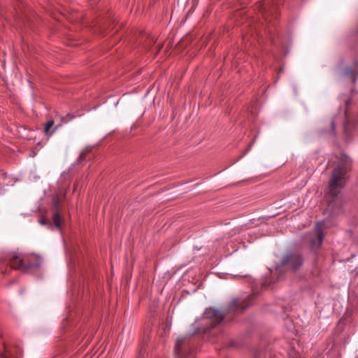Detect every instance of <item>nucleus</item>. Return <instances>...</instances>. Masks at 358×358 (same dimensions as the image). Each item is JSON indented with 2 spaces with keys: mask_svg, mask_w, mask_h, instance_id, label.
<instances>
[{
  "mask_svg": "<svg viewBox=\"0 0 358 358\" xmlns=\"http://www.w3.org/2000/svg\"><path fill=\"white\" fill-rule=\"evenodd\" d=\"M3 349V352L0 354V358H18L21 353L18 345L4 344Z\"/></svg>",
  "mask_w": 358,
  "mask_h": 358,
  "instance_id": "6e6552de",
  "label": "nucleus"
},
{
  "mask_svg": "<svg viewBox=\"0 0 358 358\" xmlns=\"http://www.w3.org/2000/svg\"><path fill=\"white\" fill-rule=\"evenodd\" d=\"M89 152H90V150H88L87 148L85 149L84 150H83L81 152V153L80 154V156L78 159V164L80 163L84 159H85L86 156Z\"/></svg>",
  "mask_w": 358,
  "mask_h": 358,
  "instance_id": "ddd939ff",
  "label": "nucleus"
},
{
  "mask_svg": "<svg viewBox=\"0 0 358 358\" xmlns=\"http://www.w3.org/2000/svg\"><path fill=\"white\" fill-rule=\"evenodd\" d=\"M345 119H346V122L343 123V131L345 132V134H348V127H350V122H349V120H348V110H345Z\"/></svg>",
  "mask_w": 358,
  "mask_h": 358,
  "instance_id": "f8f14e48",
  "label": "nucleus"
},
{
  "mask_svg": "<svg viewBox=\"0 0 358 358\" xmlns=\"http://www.w3.org/2000/svg\"><path fill=\"white\" fill-rule=\"evenodd\" d=\"M331 169V176L328 182L329 207L335 214L343 212L345 201L338 197L343 188L350 178L352 171V159L345 154L341 153L331 157L327 164Z\"/></svg>",
  "mask_w": 358,
  "mask_h": 358,
  "instance_id": "f257e3e1",
  "label": "nucleus"
},
{
  "mask_svg": "<svg viewBox=\"0 0 358 358\" xmlns=\"http://www.w3.org/2000/svg\"><path fill=\"white\" fill-rule=\"evenodd\" d=\"M336 122L334 119H332L330 122V127H331V129H330V134L331 136H335L336 133H335V127H336Z\"/></svg>",
  "mask_w": 358,
  "mask_h": 358,
  "instance_id": "4468645a",
  "label": "nucleus"
},
{
  "mask_svg": "<svg viewBox=\"0 0 358 358\" xmlns=\"http://www.w3.org/2000/svg\"><path fill=\"white\" fill-rule=\"evenodd\" d=\"M317 234L316 237L312 239L311 241V249L315 250L319 248L322 244V234L320 231V229H317Z\"/></svg>",
  "mask_w": 358,
  "mask_h": 358,
  "instance_id": "9d476101",
  "label": "nucleus"
},
{
  "mask_svg": "<svg viewBox=\"0 0 358 358\" xmlns=\"http://www.w3.org/2000/svg\"><path fill=\"white\" fill-rule=\"evenodd\" d=\"M54 124L53 120H49L44 126V132L47 136H50L53 134L55 130L50 131V129Z\"/></svg>",
  "mask_w": 358,
  "mask_h": 358,
  "instance_id": "9b49d317",
  "label": "nucleus"
},
{
  "mask_svg": "<svg viewBox=\"0 0 358 358\" xmlns=\"http://www.w3.org/2000/svg\"><path fill=\"white\" fill-rule=\"evenodd\" d=\"M0 262L3 265H10L11 268L26 271L28 268H37L41 265V260L36 258L34 262L24 259L22 255L15 252H8L2 257Z\"/></svg>",
  "mask_w": 358,
  "mask_h": 358,
  "instance_id": "20e7f679",
  "label": "nucleus"
},
{
  "mask_svg": "<svg viewBox=\"0 0 358 358\" xmlns=\"http://www.w3.org/2000/svg\"><path fill=\"white\" fill-rule=\"evenodd\" d=\"M349 102H350V101H346V105L347 106L348 105Z\"/></svg>",
  "mask_w": 358,
  "mask_h": 358,
  "instance_id": "dca6fc26",
  "label": "nucleus"
},
{
  "mask_svg": "<svg viewBox=\"0 0 358 358\" xmlns=\"http://www.w3.org/2000/svg\"><path fill=\"white\" fill-rule=\"evenodd\" d=\"M255 297V294H253L248 296L245 299H234L222 311L213 308L206 309L203 313V318L209 320L210 327L206 329L205 331H208L210 329L215 327L217 324H220L227 315L242 312L252 304V301Z\"/></svg>",
  "mask_w": 358,
  "mask_h": 358,
  "instance_id": "f03ea898",
  "label": "nucleus"
},
{
  "mask_svg": "<svg viewBox=\"0 0 358 358\" xmlns=\"http://www.w3.org/2000/svg\"><path fill=\"white\" fill-rule=\"evenodd\" d=\"M189 345L190 342L186 337L178 338L175 347L177 358H194L187 350Z\"/></svg>",
  "mask_w": 358,
  "mask_h": 358,
  "instance_id": "0eeeda50",
  "label": "nucleus"
},
{
  "mask_svg": "<svg viewBox=\"0 0 358 358\" xmlns=\"http://www.w3.org/2000/svg\"><path fill=\"white\" fill-rule=\"evenodd\" d=\"M257 358H259V357H257Z\"/></svg>",
  "mask_w": 358,
  "mask_h": 358,
  "instance_id": "f3484780",
  "label": "nucleus"
},
{
  "mask_svg": "<svg viewBox=\"0 0 358 358\" xmlns=\"http://www.w3.org/2000/svg\"><path fill=\"white\" fill-rule=\"evenodd\" d=\"M259 9L264 21L268 24L271 23L278 17V8L271 1L260 3Z\"/></svg>",
  "mask_w": 358,
  "mask_h": 358,
  "instance_id": "39448f33",
  "label": "nucleus"
},
{
  "mask_svg": "<svg viewBox=\"0 0 358 358\" xmlns=\"http://www.w3.org/2000/svg\"><path fill=\"white\" fill-rule=\"evenodd\" d=\"M52 221L53 224L45 218L40 220V223L43 225H47L49 228H52L53 226L58 229H61L62 219H61V208L60 200L58 197H54L52 201Z\"/></svg>",
  "mask_w": 358,
  "mask_h": 358,
  "instance_id": "423d86ee",
  "label": "nucleus"
},
{
  "mask_svg": "<svg viewBox=\"0 0 358 358\" xmlns=\"http://www.w3.org/2000/svg\"><path fill=\"white\" fill-rule=\"evenodd\" d=\"M303 257L298 251H289L282 255L280 264L276 267L278 280L284 277V273H295L303 264Z\"/></svg>",
  "mask_w": 358,
  "mask_h": 358,
  "instance_id": "7ed1b4c3",
  "label": "nucleus"
},
{
  "mask_svg": "<svg viewBox=\"0 0 358 358\" xmlns=\"http://www.w3.org/2000/svg\"><path fill=\"white\" fill-rule=\"evenodd\" d=\"M274 282H275V281L273 279L266 280H265V282H264L262 283V286L264 287H268L269 286H271V284H273Z\"/></svg>",
  "mask_w": 358,
  "mask_h": 358,
  "instance_id": "2eb2a0df",
  "label": "nucleus"
},
{
  "mask_svg": "<svg viewBox=\"0 0 358 358\" xmlns=\"http://www.w3.org/2000/svg\"><path fill=\"white\" fill-rule=\"evenodd\" d=\"M358 75V71L356 68L347 67L345 68L343 76L348 78H350L352 83H355L356 78Z\"/></svg>",
  "mask_w": 358,
  "mask_h": 358,
  "instance_id": "1a4fd4ad",
  "label": "nucleus"
}]
</instances>
